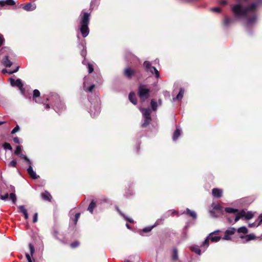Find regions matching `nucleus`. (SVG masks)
<instances>
[{
    "label": "nucleus",
    "mask_w": 262,
    "mask_h": 262,
    "mask_svg": "<svg viewBox=\"0 0 262 262\" xmlns=\"http://www.w3.org/2000/svg\"><path fill=\"white\" fill-rule=\"evenodd\" d=\"M219 4L221 5L225 6L227 4V0H220Z\"/></svg>",
    "instance_id": "55"
},
{
    "label": "nucleus",
    "mask_w": 262,
    "mask_h": 262,
    "mask_svg": "<svg viewBox=\"0 0 262 262\" xmlns=\"http://www.w3.org/2000/svg\"><path fill=\"white\" fill-rule=\"evenodd\" d=\"M82 63L83 64H84V65H88V63H89L86 59L85 58H84V59L82 61Z\"/></svg>",
    "instance_id": "62"
},
{
    "label": "nucleus",
    "mask_w": 262,
    "mask_h": 262,
    "mask_svg": "<svg viewBox=\"0 0 262 262\" xmlns=\"http://www.w3.org/2000/svg\"><path fill=\"white\" fill-rule=\"evenodd\" d=\"M151 110L153 111H156L158 107V103L157 102L154 100L151 99L150 102Z\"/></svg>",
    "instance_id": "34"
},
{
    "label": "nucleus",
    "mask_w": 262,
    "mask_h": 262,
    "mask_svg": "<svg viewBox=\"0 0 262 262\" xmlns=\"http://www.w3.org/2000/svg\"><path fill=\"white\" fill-rule=\"evenodd\" d=\"M29 249H30L31 255V256H32L34 252V251H35L34 246H33V244H31V243L29 244Z\"/></svg>",
    "instance_id": "46"
},
{
    "label": "nucleus",
    "mask_w": 262,
    "mask_h": 262,
    "mask_svg": "<svg viewBox=\"0 0 262 262\" xmlns=\"http://www.w3.org/2000/svg\"><path fill=\"white\" fill-rule=\"evenodd\" d=\"M10 81L11 85L13 86H16L18 88H22V86H23V82L20 79L15 80L13 78H10Z\"/></svg>",
    "instance_id": "9"
},
{
    "label": "nucleus",
    "mask_w": 262,
    "mask_h": 262,
    "mask_svg": "<svg viewBox=\"0 0 262 262\" xmlns=\"http://www.w3.org/2000/svg\"><path fill=\"white\" fill-rule=\"evenodd\" d=\"M253 215L252 212H248L247 214H245V215L244 216L247 220H249L251 218H252Z\"/></svg>",
    "instance_id": "47"
},
{
    "label": "nucleus",
    "mask_w": 262,
    "mask_h": 262,
    "mask_svg": "<svg viewBox=\"0 0 262 262\" xmlns=\"http://www.w3.org/2000/svg\"><path fill=\"white\" fill-rule=\"evenodd\" d=\"M236 4L231 7L234 18L225 16L223 24L228 28L233 25L235 20H244L246 28H249L256 23L257 19V11L262 4V0H236Z\"/></svg>",
    "instance_id": "1"
},
{
    "label": "nucleus",
    "mask_w": 262,
    "mask_h": 262,
    "mask_svg": "<svg viewBox=\"0 0 262 262\" xmlns=\"http://www.w3.org/2000/svg\"><path fill=\"white\" fill-rule=\"evenodd\" d=\"M209 240L210 239L209 237L207 236L205 239V241L202 243L201 247L204 248V251H205L206 249V248L209 246Z\"/></svg>",
    "instance_id": "33"
},
{
    "label": "nucleus",
    "mask_w": 262,
    "mask_h": 262,
    "mask_svg": "<svg viewBox=\"0 0 262 262\" xmlns=\"http://www.w3.org/2000/svg\"><path fill=\"white\" fill-rule=\"evenodd\" d=\"M219 230H216L214 232L210 233L208 237H209V239L212 242H217L221 239V237L219 236L216 235L215 234L217 232H219Z\"/></svg>",
    "instance_id": "11"
},
{
    "label": "nucleus",
    "mask_w": 262,
    "mask_h": 262,
    "mask_svg": "<svg viewBox=\"0 0 262 262\" xmlns=\"http://www.w3.org/2000/svg\"><path fill=\"white\" fill-rule=\"evenodd\" d=\"M184 89L182 88H180V91L178 93V94L177 95V96L175 98H173V101H177V100H181L183 97L184 94Z\"/></svg>",
    "instance_id": "23"
},
{
    "label": "nucleus",
    "mask_w": 262,
    "mask_h": 262,
    "mask_svg": "<svg viewBox=\"0 0 262 262\" xmlns=\"http://www.w3.org/2000/svg\"><path fill=\"white\" fill-rule=\"evenodd\" d=\"M80 213H77L75 215V218L74 219V225H76L77 223L78 220L80 217Z\"/></svg>",
    "instance_id": "44"
},
{
    "label": "nucleus",
    "mask_w": 262,
    "mask_h": 262,
    "mask_svg": "<svg viewBox=\"0 0 262 262\" xmlns=\"http://www.w3.org/2000/svg\"><path fill=\"white\" fill-rule=\"evenodd\" d=\"M19 130L18 125H16L11 131V134H14Z\"/></svg>",
    "instance_id": "51"
},
{
    "label": "nucleus",
    "mask_w": 262,
    "mask_h": 262,
    "mask_svg": "<svg viewBox=\"0 0 262 262\" xmlns=\"http://www.w3.org/2000/svg\"><path fill=\"white\" fill-rule=\"evenodd\" d=\"M258 220L259 221L258 225H259L261 223H262V214L259 215Z\"/></svg>",
    "instance_id": "60"
},
{
    "label": "nucleus",
    "mask_w": 262,
    "mask_h": 262,
    "mask_svg": "<svg viewBox=\"0 0 262 262\" xmlns=\"http://www.w3.org/2000/svg\"><path fill=\"white\" fill-rule=\"evenodd\" d=\"M88 68L89 69V73H91L94 71L93 66L90 63H88Z\"/></svg>",
    "instance_id": "45"
},
{
    "label": "nucleus",
    "mask_w": 262,
    "mask_h": 262,
    "mask_svg": "<svg viewBox=\"0 0 262 262\" xmlns=\"http://www.w3.org/2000/svg\"><path fill=\"white\" fill-rule=\"evenodd\" d=\"M236 231L239 234V235H246V234L248 232V230L245 226H243L238 228Z\"/></svg>",
    "instance_id": "22"
},
{
    "label": "nucleus",
    "mask_w": 262,
    "mask_h": 262,
    "mask_svg": "<svg viewBox=\"0 0 262 262\" xmlns=\"http://www.w3.org/2000/svg\"><path fill=\"white\" fill-rule=\"evenodd\" d=\"M38 221V214L37 213H35L33 217V222L36 223Z\"/></svg>",
    "instance_id": "52"
},
{
    "label": "nucleus",
    "mask_w": 262,
    "mask_h": 262,
    "mask_svg": "<svg viewBox=\"0 0 262 262\" xmlns=\"http://www.w3.org/2000/svg\"><path fill=\"white\" fill-rule=\"evenodd\" d=\"M3 146L4 148L6 150V149H8L10 150H12V148L11 145L9 143L5 142V143H4Z\"/></svg>",
    "instance_id": "40"
},
{
    "label": "nucleus",
    "mask_w": 262,
    "mask_h": 262,
    "mask_svg": "<svg viewBox=\"0 0 262 262\" xmlns=\"http://www.w3.org/2000/svg\"><path fill=\"white\" fill-rule=\"evenodd\" d=\"M190 249L192 251L196 253L197 254L200 255L201 254V250L200 249V247L196 245L192 246L190 247Z\"/></svg>",
    "instance_id": "29"
},
{
    "label": "nucleus",
    "mask_w": 262,
    "mask_h": 262,
    "mask_svg": "<svg viewBox=\"0 0 262 262\" xmlns=\"http://www.w3.org/2000/svg\"><path fill=\"white\" fill-rule=\"evenodd\" d=\"M150 90L146 85L140 84L138 86V94L141 102H144L149 97Z\"/></svg>",
    "instance_id": "5"
},
{
    "label": "nucleus",
    "mask_w": 262,
    "mask_h": 262,
    "mask_svg": "<svg viewBox=\"0 0 262 262\" xmlns=\"http://www.w3.org/2000/svg\"><path fill=\"white\" fill-rule=\"evenodd\" d=\"M95 207L96 203L94 201H92L88 207V210L91 213H93L94 209Z\"/></svg>",
    "instance_id": "32"
},
{
    "label": "nucleus",
    "mask_w": 262,
    "mask_h": 262,
    "mask_svg": "<svg viewBox=\"0 0 262 262\" xmlns=\"http://www.w3.org/2000/svg\"><path fill=\"white\" fill-rule=\"evenodd\" d=\"M47 100L50 102L52 108L57 113H60L66 109L64 103L61 101L59 96L56 93H51L47 98Z\"/></svg>",
    "instance_id": "3"
},
{
    "label": "nucleus",
    "mask_w": 262,
    "mask_h": 262,
    "mask_svg": "<svg viewBox=\"0 0 262 262\" xmlns=\"http://www.w3.org/2000/svg\"><path fill=\"white\" fill-rule=\"evenodd\" d=\"M10 187L13 192L10 193L9 200H11L13 204H15L16 203L17 198L15 193V188L12 185L10 186Z\"/></svg>",
    "instance_id": "18"
},
{
    "label": "nucleus",
    "mask_w": 262,
    "mask_h": 262,
    "mask_svg": "<svg viewBox=\"0 0 262 262\" xmlns=\"http://www.w3.org/2000/svg\"><path fill=\"white\" fill-rule=\"evenodd\" d=\"M16 161L15 160L11 161L10 163L9 164V166L15 167L16 165Z\"/></svg>",
    "instance_id": "50"
},
{
    "label": "nucleus",
    "mask_w": 262,
    "mask_h": 262,
    "mask_svg": "<svg viewBox=\"0 0 262 262\" xmlns=\"http://www.w3.org/2000/svg\"><path fill=\"white\" fill-rule=\"evenodd\" d=\"M138 108L142 113L143 117L141 126L142 127H146L149 124L151 121V110L149 108H143L141 106L138 107Z\"/></svg>",
    "instance_id": "4"
},
{
    "label": "nucleus",
    "mask_w": 262,
    "mask_h": 262,
    "mask_svg": "<svg viewBox=\"0 0 262 262\" xmlns=\"http://www.w3.org/2000/svg\"><path fill=\"white\" fill-rule=\"evenodd\" d=\"M15 4V2L13 0H1L0 1V5L4 6L5 5L13 6Z\"/></svg>",
    "instance_id": "26"
},
{
    "label": "nucleus",
    "mask_w": 262,
    "mask_h": 262,
    "mask_svg": "<svg viewBox=\"0 0 262 262\" xmlns=\"http://www.w3.org/2000/svg\"><path fill=\"white\" fill-rule=\"evenodd\" d=\"M99 0H92L91 3L90 7L91 9H93L94 6H98L99 4Z\"/></svg>",
    "instance_id": "39"
},
{
    "label": "nucleus",
    "mask_w": 262,
    "mask_h": 262,
    "mask_svg": "<svg viewBox=\"0 0 262 262\" xmlns=\"http://www.w3.org/2000/svg\"><path fill=\"white\" fill-rule=\"evenodd\" d=\"M239 237L242 239H245L246 242H248L251 240H254L256 238V236L253 233H251L246 235H239Z\"/></svg>",
    "instance_id": "14"
},
{
    "label": "nucleus",
    "mask_w": 262,
    "mask_h": 262,
    "mask_svg": "<svg viewBox=\"0 0 262 262\" xmlns=\"http://www.w3.org/2000/svg\"><path fill=\"white\" fill-rule=\"evenodd\" d=\"M86 79H87V78L85 76L84 77V78H83V80H84V81H83V89L86 92H92L93 91V90H94V88H95V85L94 84H92L89 88H86Z\"/></svg>",
    "instance_id": "21"
},
{
    "label": "nucleus",
    "mask_w": 262,
    "mask_h": 262,
    "mask_svg": "<svg viewBox=\"0 0 262 262\" xmlns=\"http://www.w3.org/2000/svg\"><path fill=\"white\" fill-rule=\"evenodd\" d=\"M19 90H20V92H21V94L23 95H25V88L23 87V86H22V88H18Z\"/></svg>",
    "instance_id": "57"
},
{
    "label": "nucleus",
    "mask_w": 262,
    "mask_h": 262,
    "mask_svg": "<svg viewBox=\"0 0 262 262\" xmlns=\"http://www.w3.org/2000/svg\"><path fill=\"white\" fill-rule=\"evenodd\" d=\"M9 198H10V194H9L8 193H6L5 194L1 195L0 196L1 199L3 201H7L8 199H9Z\"/></svg>",
    "instance_id": "41"
},
{
    "label": "nucleus",
    "mask_w": 262,
    "mask_h": 262,
    "mask_svg": "<svg viewBox=\"0 0 262 262\" xmlns=\"http://www.w3.org/2000/svg\"><path fill=\"white\" fill-rule=\"evenodd\" d=\"M19 68V67L17 66L16 67V70H10V71H8V73H9V74H13L14 73H16V72L18 71Z\"/></svg>",
    "instance_id": "53"
},
{
    "label": "nucleus",
    "mask_w": 262,
    "mask_h": 262,
    "mask_svg": "<svg viewBox=\"0 0 262 262\" xmlns=\"http://www.w3.org/2000/svg\"><path fill=\"white\" fill-rule=\"evenodd\" d=\"M4 38L2 34H0V46L3 44Z\"/></svg>",
    "instance_id": "59"
},
{
    "label": "nucleus",
    "mask_w": 262,
    "mask_h": 262,
    "mask_svg": "<svg viewBox=\"0 0 262 262\" xmlns=\"http://www.w3.org/2000/svg\"><path fill=\"white\" fill-rule=\"evenodd\" d=\"M2 73L3 74H5V73H8V71L6 70V69H3L2 71Z\"/></svg>",
    "instance_id": "63"
},
{
    "label": "nucleus",
    "mask_w": 262,
    "mask_h": 262,
    "mask_svg": "<svg viewBox=\"0 0 262 262\" xmlns=\"http://www.w3.org/2000/svg\"><path fill=\"white\" fill-rule=\"evenodd\" d=\"M211 10L213 12L220 13L221 12V9L219 7H214L211 9Z\"/></svg>",
    "instance_id": "54"
},
{
    "label": "nucleus",
    "mask_w": 262,
    "mask_h": 262,
    "mask_svg": "<svg viewBox=\"0 0 262 262\" xmlns=\"http://www.w3.org/2000/svg\"><path fill=\"white\" fill-rule=\"evenodd\" d=\"M212 207L214 210L220 211L223 207L219 204H212Z\"/></svg>",
    "instance_id": "42"
},
{
    "label": "nucleus",
    "mask_w": 262,
    "mask_h": 262,
    "mask_svg": "<svg viewBox=\"0 0 262 262\" xmlns=\"http://www.w3.org/2000/svg\"><path fill=\"white\" fill-rule=\"evenodd\" d=\"M124 74L125 76L130 79L134 74V71L130 68H127L124 70Z\"/></svg>",
    "instance_id": "25"
},
{
    "label": "nucleus",
    "mask_w": 262,
    "mask_h": 262,
    "mask_svg": "<svg viewBox=\"0 0 262 262\" xmlns=\"http://www.w3.org/2000/svg\"><path fill=\"white\" fill-rule=\"evenodd\" d=\"M225 210L228 213H235L238 212V209L230 207H226Z\"/></svg>",
    "instance_id": "35"
},
{
    "label": "nucleus",
    "mask_w": 262,
    "mask_h": 262,
    "mask_svg": "<svg viewBox=\"0 0 262 262\" xmlns=\"http://www.w3.org/2000/svg\"><path fill=\"white\" fill-rule=\"evenodd\" d=\"M128 99L129 101L134 104H137V98L135 93L134 92H131L128 95Z\"/></svg>",
    "instance_id": "24"
},
{
    "label": "nucleus",
    "mask_w": 262,
    "mask_h": 262,
    "mask_svg": "<svg viewBox=\"0 0 262 262\" xmlns=\"http://www.w3.org/2000/svg\"><path fill=\"white\" fill-rule=\"evenodd\" d=\"M82 47L83 49L81 50L80 54L83 57L85 58L86 55V47L84 45H82Z\"/></svg>",
    "instance_id": "43"
},
{
    "label": "nucleus",
    "mask_w": 262,
    "mask_h": 262,
    "mask_svg": "<svg viewBox=\"0 0 262 262\" xmlns=\"http://www.w3.org/2000/svg\"><path fill=\"white\" fill-rule=\"evenodd\" d=\"M178 258V250L176 248H174L172 250V259L176 260Z\"/></svg>",
    "instance_id": "37"
},
{
    "label": "nucleus",
    "mask_w": 262,
    "mask_h": 262,
    "mask_svg": "<svg viewBox=\"0 0 262 262\" xmlns=\"http://www.w3.org/2000/svg\"><path fill=\"white\" fill-rule=\"evenodd\" d=\"M79 29L83 37H86L89 34V25L90 20V13L82 11L80 16Z\"/></svg>",
    "instance_id": "2"
},
{
    "label": "nucleus",
    "mask_w": 262,
    "mask_h": 262,
    "mask_svg": "<svg viewBox=\"0 0 262 262\" xmlns=\"http://www.w3.org/2000/svg\"><path fill=\"white\" fill-rule=\"evenodd\" d=\"M236 231V229L235 228L231 227L227 229L226 231V232H227V233H228L229 234H230L231 235L234 234Z\"/></svg>",
    "instance_id": "38"
},
{
    "label": "nucleus",
    "mask_w": 262,
    "mask_h": 262,
    "mask_svg": "<svg viewBox=\"0 0 262 262\" xmlns=\"http://www.w3.org/2000/svg\"><path fill=\"white\" fill-rule=\"evenodd\" d=\"M212 195L216 198L222 197L223 194V190L219 188H213L212 190Z\"/></svg>",
    "instance_id": "15"
},
{
    "label": "nucleus",
    "mask_w": 262,
    "mask_h": 262,
    "mask_svg": "<svg viewBox=\"0 0 262 262\" xmlns=\"http://www.w3.org/2000/svg\"><path fill=\"white\" fill-rule=\"evenodd\" d=\"M18 208L19 209V212L22 213L24 215L25 219L27 220L29 218V215L25 206L24 205H20L18 206Z\"/></svg>",
    "instance_id": "20"
},
{
    "label": "nucleus",
    "mask_w": 262,
    "mask_h": 262,
    "mask_svg": "<svg viewBox=\"0 0 262 262\" xmlns=\"http://www.w3.org/2000/svg\"><path fill=\"white\" fill-rule=\"evenodd\" d=\"M2 63L6 67H10L12 65V62L11 61L7 55L5 56V57L2 59Z\"/></svg>",
    "instance_id": "19"
},
{
    "label": "nucleus",
    "mask_w": 262,
    "mask_h": 262,
    "mask_svg": "<svg viewBox=\"0 0 262 262\" xmlns=\"http://www.w3.org/2000/svg\"><path fill=\"white\" fill-rule=\"evenodd\" d=\"M21 147L20 146H17L14 154L16 156H20L28 163H31L30 160L26 155L21 154Z\"/></svg>",
    "instance_id": "8"
},
{
    "label": "nucleus",
    "mask_w": 262,
    "mask_h": 262,
    "mask_svg": "<svg viewBox=\"0 0 262 262\" xmlns=\"http://www.w3.org/2000/svg\"><path fill=\"white\" fill-rule=\"evenodd\" d=\"M13 141L15 143L19 144L20 143L19 142V139L16 137L13 138Z\"/></svg>",
    "instance_id": "56"
},
{
    "label": "nucleus",
    "mask_w": 262,
    "mask_h": 262,
    "mask_svg": "<svg viewBox=\"0 0 262 262\" xmlns=\"http://www.w3.org/2000/svg\"><path fill=\"white\" fill-rule=\"evenodd\" d=\"M118 212H119L120 214L124 217V219L127 221V222L133 223H134V220L128 217L127 216H126L125 214H124L122 212H121L119 209H117Z\"/></svg>",
    "instance_id": "36"
},
{
    "label": "nucleus",
    "mask_w": 262,
    "mask_h": 262,
    "mask_svg": "<svg viewBox=\"0 0 262 262\" xmlns=\"http://www.w3.org/2000/svg\"><path fill=\"white\" fill-rule=\"evenodd\" d=\"M8 50H9V49L7 48V47H4L3 49V50L4 51V52H7Z\"/></svg>",
    "instance_id": "64"
},
{
    "label": "nucleus",
    "mask_w": 262,
    "mask_h": 262,
    "mask_svg": "<svg viewBox=\"0 0 262 262\" xmlns=\"http://www.w3.org/2000/svg\"><path fill=\"white\" fill-rule=\"evenodd\" d=\"M89 100L92 105L90 109L89 113L91 117L94 118L97 116L100 112L99 99L95 97V101L94 102H93L90 98H89Z\"/></svg>",
    "instance_id": "6"
},
{
    "label": "nucleus",
    "mask_w": 262,
    "mask_h": 262,
    "mask_svg": "<svg viewBox=\"0 0 262 262\" xmlns=\"http://www.w3.org/2000/svg\"><path fill=\"white\" fill-rule=\"evenodd\" d=\"M181 133V130L180 128H177L173 133L172 139L174 141H176L179 137Z\"/></svg>",
    "instance_id": "27"
},
{
    "label": "nucleus",
    "mask_w": 262,
    "mask_h": 262,
    "mask_svg": "<svg viewBox=\"0 0 262 262\" xmlns=\"http://www.w3.org/2000/svg\"><path fill=\"white\" fill-rule=\"evenodd\" d=\"M176 214L177 215H179L177 212L173 209L169 210L166 212H165L163 215L161 216L160 219H163L162 222L170 216V215Z\"/></svg>",
    "instance_id": "13"
},
{
    "label": "nucleus",
    "mask_w": 262,
    "mask_h": 262,
    "mask_svg": "<svg viewBox=\"0 0 262 262\" xmlns=\"http://www.w3.org/2000/svg\"><path fill=\"white\" fill-rule=\"evenodd\" d=\"M36 8L35 4H32L31 3H27L23 6V8L27 11H31L34 10Z\"/></svg>",
    "instance_id": "17"
},
{
    "label": "nucleus",
    "mask_w": 262,
    "mask_h": 262,
    "mask_svg": "<svg viewBox=\"0 0 262 262\" xmlns=\"http://www.w3.org/2000/svg\"><path fill=\"white\" fill-rule=\"evenodd\" d=\"M26 257L28 260V261H30L31 260V256L30 255V254H29L28 253H27L26 254Z\"/></svg>",
    "instance_id": "61"
},
{
    "label": "nucleus",
    "mask_w": 262,
    "mask_h": 262,
    "mask_svg": "<svg viewBox=\"0 0 262 262\" xmlns=\"http://www.w3.org/2000/svg\"><path fill=\"white\" fill-rule=\"evenodd\" d=\"M162 220L163 219H158L154 225L145 227L143 229V231L145 233L150 231L155 227L161 224L162 223Z\"/></svg>",
    "instance_id": "12"
},
{
    "label": "nucleus",
    "mask_w": 262,
    "mask_h": 262,
    "mask_svg": "<svg viewBox=\"0 0 262 262\" xmlns=\"http://www.w3.org/2000/svg\"><path fill=\"white\" fill-rule=\"evenodd\" d=\"M40 95V93L38 90L35 89L33 91V99L35 101V102H38L37 100V98L39 97Z\"/></svg>",
    "instance_id": "31"
},
{
    "label": "nucleus",
    "mask_w": 262,
    "mask_h": 262,
    "mask_svg": "<svg viewBox=\"0 0 262 262\" xmlns=\"http://www.w3.org/2000/svg\"><path fill=\"white\" fill-rule=\"evenodd\" d=\"M29 164V167L27 168V170L28 174L33 179H37L39 177L36 173V172L33 170L32 166V162L31 163H28Z\"/></svg>",
    "instance_id": "10"
},
{
    "label": "nucleus",
    "mask_w": 262,
    "mask_h": 262,
    "mask_svg": "<svg viewBox=\"0 0 262 262\" xmlns=\"http://www.w3.org/2000/svg\"><path fill=\"white\" fill-rule=\"evenodd\" d=\"M143 65L145 68L146 72H149L151 74H155V76L157 78L160 77V73L158 70L151 66V63L148 61H144Z\"/></svg>",
    "instance_id": "7"
},
{
    "label": "nucleus",
    "mask_w": 262,
    "mask_h": 262,
    "mask_svg": "<svg viewBox=\"0 0 262 262\" xmlns=\"http://www.w3.org/2000/svg\"><path fill=\"white\" fill-rule=\"evenodd\" d=\"M245 214L246 212L243 210L237 213L234 219V222H237L241 218L244 217Z\"/></svg>",
    "instance_id": "30"
},
{
    "label": "nucleus",
    "mask_w": 262,
    "mask_h": 262,
    "mask_svg": "<svg viewBox=\"0 0 262 262\" xmlns=\"http://www.w3.org/2000/svg\"><path fill=\"white\" fill-rule=\"evenodd\" d=\"M182 214H186L194 220H196L197 218L196 213L194 211L191 210L189 208H186V211L182 213Z\"/></svg>",
    "instance_id": "16"
},
{
    "label": "nucleus",
    "mask_w": 262,
    "mask_h": 262,
    "mask_svg": "<svg viewBox=\"0 0 262 262\" xmlns=\"http://www.w3.org/2000/svg\"><path fill=\"white\" fill-rule=\"evenodd\" d=\"M230 235H231L230 234L227 233V232L225 231V235H224V237H223V239L224 240H227V241L230 240L231 239Z\"/></svg>",
    "instance_id": "48"
},
{
    "label": "nucleus",
    "mask_w": 262,
    "mask_h": 262,
    "mask_svg": "<svg viewBox=\"0 0 262 262\" xmlns=\"http://www.w3.org/2000/svg\"><path fill=\"white\" fill-rule=\"evenodd\" d=\"M79 245V243L78 241H75L71 244V247L73 248L77 247Z\"/></svg>",
    "instance_id": "49"
},
{
    "label": "nucleus",
    "mask_w": 262,
    "mask_h": 262,
    "mask_svg": "<svg viewBox=\"0 0 262 262\" xmlns=\"http://www.w3.org/2000/svg\"><path fill=\"white\" fill-rule=\"evenodd\" d=\"M258 225H259L258 224L256 225L255 223L249 224V227H251V228L254 227H256V226L257 227Z\"/></svg>",
    "instance_id": "58"
},
{
    "label": "nucleus",
    "mask_w": 262,
    "mask_h": 262,
    "mask_svg": "<svg viewBox=\"0 0 262 262\" xmlns=\"http://www.w3.org/2000/svg\"><path fill=\"white\" fill-rule=\"evenodd\" d=\"M41 196L42 199L45 200H47L48 201H50L52 199V196L50 193L47 191H45V192L41 194Z\"/></svg>",
    "instance_id": "28"
}]
</instances>
